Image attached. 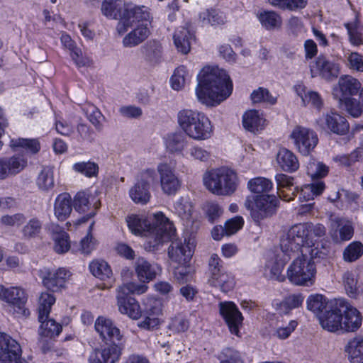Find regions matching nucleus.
I'll return each mask as SVG.
<instances>
[{"mask_svg": "<svg viewBox=\"0 0 363 363\" xmlns=\"http://www.w3.org/2000/svg\"><path fill=\"white\" fill-rule=\"evenodd\" d=\"M195 94L202 104L213 107L225 101L233 90V82L225 70L204 67L197 75Z\"/></svg>", "mask_w": 363, "mask_h": 363, "instance_id": "nucleus-1", "label": "nucleus"}, {"mask_svg": "<svg viewBox=\"0 0 363 363\" xmlns=\"http://www.w3.org/2000/svg\"><path fill=\"white\" fill-rule=\"evenodd\" d=\"M125 221L133 234L147 238L145 247L150 251L172 239L176 231L173 224L160 211L147 217L130 214L126 217Z\"/></svg>", "mask_w": 363, "mask_h": 363, "instance_id": "nucleus-2", "label": "nucleus"}, {"mask_svg": "<svg viewBox=\"0 0 363 363\" xmlns=\"http://www.w3.org/2000/svg\"><path fill=\"white\" fill-rule=\"evenodd\" d=\"M150 19V13L145 6H128L123 20L118 23L116 28L118 32L123 34L127 31L129 27L135 25V28L126 35L123 40V44L125 47H135L148 37Z\"/></svg>", "mask_w": 363, "mask_h": 363, "instance_id": "nucleus-3", "label": "nucleus"}, {"mask_svg": "<svg viewBox=\"0 0 363 363\" xmlns=\"http://www.w3.org/2000/svg\"><path fill=\"white\" fill-rule=\"evenodd\" d=\"M325 234V228L322 224L299 223L285 231L280 238L279 246L289 256L298 252L307 245H313V237H322Z\"/></svg>", "mask_w": 363, "mask_h": 363, "instance_id": "nucleus-4", "label": "nucleus"}, {"mask_svg": "<svg viewBox=\"0 0 363 363\" xmlns=\"http://www.w3.org/2000/svg\"><path fill=\"white\" fill-rule=\"evenodd\" d=\"M177 123L190 138L201 141L211 138L213 126L209 118L197 110L184 108L177 113Z\"/></svg>", "mask_w": 363, "mask_h": 363, "instance_id": "nucleus-5", "label": "nucleus"}, {"mask_svg": "<svg viewBox=\"0 0 363 363\" xmlns=\"http://www.w3.org/2000/svg\"><path fill=\"white\" fill-rule=\"evenodd\" d=\"M204 186L217 196H230L237 189L239 180L233 169L226 167L213 168L203 174Z\"/></svg>", "mask_w": 363, "mask_h": 363, "instance_id": "nucleus-6", "label": "nucleus"}, {"mask_svg": "<svg viewBox=\"0 0 363 363\" xmlns=\"http://www.w3.org/2000/svg\"><path fill=\"white\" fill-rule=\"evenodd\" d=\"M292 258L286 269V278L295 286H311L315 283L316 267L311 258L303 255L301 249Z\"/></svg>", "mask_w": 363, "mask_h": 363, "instance_id": "nucleus-7", "label": "nucleus"}, {"mask_svg": "<svg viewBox=\"0 0 363 363\" xmlns=\"http://www.w3.org/2000/svg\"><path fill=\"white\" fill-rule=\"evenodd\" d=\"M278 199L274 195L263 194L253 197H247L245 201V206L250 211L253 219L259 222L261 219L274 213Z\"/></svg>", "mask_w": 363, "mask_h": 363, "instance_id": "nucleus-8", "label": "nucleus"}, {"mask_svg": "<svg viewBox=\"0 0 363 363\" xmlns=\"http://www.w3.org/2000/svg\"><path fill=\"white\" fill-rule=\"evenodd\" d=\"M0 299L8 303L9 311L17 317H27L29 311L26 308L27 296L19 287L6 288L0 286Z\"/></svg>", "mask_w": 363, "mask_h": 363, "instance_id": "nucleus-9", "label": "nucleus"}, {"mask_svg": "<svg viewBox=\"0 0 363 363\" xmlns=\"http://www.w3.org/2000/svg\"><path fill=\"white\" fill-rule=\"evenodd\" d=\"M157 171L162 192L167 195H174L181 187V181L176 174L175 164L171 161L161 162L157 165Z\"/></svg>", "mask_w": 363, "mask_h": 363, "instance_id": "nucleus-10", "label": "nucleus"}, {"mask_svg": "<svg viewBox=\"0 0 363 363\" xmlns=\"http://www.w3.org/2000/svg\"><path fill=\"white\" fill-rule=\"evenodd\" d=\"M290 138L296 150L305 156L308 155L318 143V135L313 130L301 125L293 129Z\"/></svg>", "mask_w": 363, "mask_h": 363, "instance_id": "nucleus-11", "label": "nucleus"}, {"mask_svg": "<svg viewBox=\"0 0 363 363\" xmlns=\"http://www.w3.org/2000/svg\"><path fill=\"white\" fill-rule=\"evenodd\" d=\"M94 328L103 341H110L124 346V335L111 318L103 315L99 316L95 320Z\"/></svg>", "mask_w": 363, "mask_h": 363, "instance_id": "nucleus-12", "label": "nucleus"}, {"mask_svg": "<svg viewBox=\"0 0 363 363\" xmlns=\"http://www.w3.org/2000/svg\"><path fill=\"white\" fill-rule=\"evenodd\" d=\"M175 234L172 239V244L168 250L169 257L171 261L175 264L189 263L193 255L195 247V242L193 238H185L183 241L181 240H173Z\"/></svg>", "mask_w": 363, "mask_h": 363, "instance_id": "nucleus-13", "label": "nucleus"}, {"mask_svg": "<svg viewBox=\"0 0 363 363\" xmlns=\"http://www.w3.org/2000/svg\"><path fill=\"white\" fill-rule=\"evenodd\" d=\"M315 123L320 130L337 135L345 134L350 128L345 118L334 111L323 113L316 119Z\"/></svg>", "mask_w": 363, "mask_h": 363, "instance_id": "nucleus-14", "label": "nucleus"}, {"mask_svg": "<svg viewBox=\"0 0 363 363\" xmlns=\"http://www.w3.org/2000/svg\"><path fill=\"white\" fill-rule=\"evenodd\" d=\"M72 273L66 268L45 269L40 272V278L45 287L52 291H59L65 288Z\"/></svg>", "mask_w": 363, "mask_h": 363, "instance_id": "nucleus-15", "label": "nucleus"}, {"mask_svg": "<svg viewBox=\"0 0 363 363\" xmlns=\"http://www.w3.org/2000/svg\"><path fill=\"white\" fill-rule=\"evenodd\" d=\"M312 77H320L330 81L337 77L340 73V65L330 58L320 55L310 65Z\"/></svg>", "mask_w": 363, "mask_h": 363, "instance_id": "nucleus-16", "label": "nucleus"}, {"mask_svg": "<svg viewBox=\"0 0 363 363\" xmlns=\"http://www.w3.org/2000/svg\"><path fill=\"white\" fill-rule=\"evenodd\" d=\"M360 82L350 75H344L340 77L337 84L333 87V94L340 102L346 106L347 99H352L362 89Z\"/></svg>", "mask_w": 363, "mask_h": 363, "instance_id": "nucleus-17", "label": "nucleus"}, {"mask_svg": "<svg viewBox=\"0 0 363 363\" xmlns=\"http://www.w3.org/2000/svg\"><path fill=\"white\" fill-rule=\"evenodd\" d=\"M219 311L230 333L238 336L243 317L237 306L231 301L220 302L219 303Z\"/></svg>", "mask_w": 363, "mask_h": 363, "instance_id": "nucleus-18", "label": "nucleus"}, {"mask_svg": "<svg viewBox=\"0 0 363 363\" xmlns=\"http://www.w3.org/2000/svg\"><path fill=\"white\" fill-rule=\"evenodd\" d=\"M28 166L25 155L16 154L0 158V179L16 176Z\"/></svg>", "mask_w": 363, "mask_h": 363, "instance_id": "nucleus-19", "label": "nucleus"}, {"mask_svg": "<svg viewBox=\"0 0 363 363\" xmlns=\"http://www.w3.org/2000/svg\"><path fill=\"white\" fill-rule=\"evenodd\" d=\"M339 304L342 313V333L358 330L362 325L360 312L345 300L340 301Z\"/></svg>", "mask_w": 363, "mask_h": 363, "instance_id": "nucleus-20", "label": "nucleus"}, {"mask_svg": "<svg viewBox=\"0 0 363 363\" xmlns=\"http://www.w3.org/2000/svg\"><path fill=\"white\" fill-rule=\"evenodd\" d=\"M124 346L113 343L102 349L92 350L88 357L89 363H116L120 359Z\"/></svg>", "mask_w": 363, "mask_h": 363, "instance_id": "nucleus-21", "label": "nucleus"}, {"mask_svg": "<svg viewBox=\"0 0 363 363\" xmlns=\"http://www.w3.org/2000/svg\"><path fill=\"white\" fill-rule=\"evenodd\" d=\"M116 299L117 306L121 314L126 315L133 320H139L141 318L143 311L135 298L117 293Z\"/></svg>", "mask_w": 363, "mask_h": 363, "instance_id": "nucleus-22", "label": "nucleus"}, {"mask_svg": "<svg viewBox=\"0 0 363 363\" xmlns=\"http://www.w3.org/2000/svg\"><path fill=\"white\" fill-rule=\"evenodd\" d=\"M73 206L74 209L79 213L87 212L92 207L93 209L89 213V218H90L95 215L96 211L100 206V202L96 196L90 192L79 191L74 198Z\"/></svg>", "mask_w": 363, "mask_h": 363, "instance_id": "nucleus-23", "label": "nucleus"}, {"mask_svg": "<svg viewBox=\"0 0 363 363\" xmlns=\"http://www.w3.org/2000/svg\"><path fill=\"white\" fill-rule=\"evenodd\" d=\"M134 268L138 279L142 282L152 281L162 270L160 265L150 262L143 257H138L136 259Z\"/></svg>", "mask_w": 363, "mask_h": 363, "instance_id": "nucleus-24", "label": "nucleus"}, {"mask_svg": "<svg viewBox=\"0 0 363 363\" xmlns=\"http://www.w3.org/2000/svg\"><path fill=\"white\" fill-rule=\"evenodd\" d=\"M342 310L337 308L328 309L318 316L321 327L330 333H342Z\"/></svg>", "mask_w": 363, "mask_h": 363, "instance_id": "nucleus-25", "label": "nucleus"}, {"mask_svg": "<svg viewBox=\"0 0 363 363\" xmlns=\"http://www.w3.org/2000/svg\"><path fill=\"white\" fill-rule=\"evenodd\" d=\"M296 94L301 98L302 104L305 106H310L317 110H320L323 105V99L317 91L307 90L302 82H298L294 86Z\"/></svg>", "mask_w": 363, "mask_h": 363, "instance_id": "nucleus-26", "label": "nucleus"}, {"mask_svg": "<svg viewBox=\"0 0 363 363\" xmlns=\"http://www.w3.org/2000/svg\"><path fill=\"white\" fill-rule=\"evenodd\" d=\"M281 255H279V259L277 262L268 261L264 267V274L269 279H274L278 281H283L284 277L281 274L284 266L294 257L298 252H294V255L289 256L286 259L287 255L281 249Z\"/></svg>", "mask_w": 363, "mask_h": 363, "instance_id": "nucleus-27", "label": "nucleus"}, {"mask_svg": "<svg viewBox=\"0 0 363 363\" xmlns=\"http://www.w3.org/2000/svg\"><path fill=\"white\" fill-rule=\"evenodd\" d=\"M242 125L253 133H260L266 126V119L257 110H249L242 116Z\"/></svg>", "mask_w": 363, "mask_h": 363, "instance_id": "nucleus-28", "label": "nucleus"}, {"mask_svg": "<svg viewBox=\"0 0 363 363\" xmlns=\"http://www.w3.org/2000/svg\"><path fill=\"white\" fill-rule=\"evenodd\" d=\"M130 5L133 4H125L122 0H104L101 5V12L109 18H119L120 21H123L126 9Z\"/></svg>", "mask_w": 363, "mask_h": 363, "instance_id": "nucleus-29", "label": "nucleus"}, {"mask_svg": "<svg viewBox=\"0 0 363 363\" xmlns=\"http://www.w3.org/2000/svg\"><path fill=\"white\" fill-rule=\"evenodd\" d=\"M174 212L185 222L189 225L195 218L194 205L191 199L188 196H182L174 204Z\"/></svg>", "mask_w": 363, "mask_h": 363, "instance_id": "nucleus-30", "label": "nucleus"}, {"mask_svg": "<svg viewBox=\"0 0 363 363\" xmlns=\"http://www.w3.org/2000/svg\"><path fill=\"white\" fill-rule=\"evenodd\" d=\"M277 162L284 172H294L299 168V162L296 155L291 150L282 147L277 154Z\"/></svg>", "mask_w": 363, "mask_h": 363, "instance_id": "nucleus-31", "label": "nucleus"}, {"mask_svg": "<svg viewBox=\"0 0 363 363\" xmlns=\"http://www.w3.org/2000/svg\"><path fill=\"white\" fill-rule=\"evenodd\" d=\"M9 147L13 151L18 149L25 150L28 155L38 154L41 148L40 143L37 138H12L9 142Z\"/></svg>", "mask_w": 363, "mask_h": 363, "instance_id": "nucleus-32", "label": "nucleus"}, {"mask_svg": "<svg viewBox=\"0 0 363 363\" xmlns=\"http://www.w3.org/2000/svg\"><path fill=\"white\" fill-rule=\"evenodd\" d=\"M60 40L63 47L70 51L71 57L78 67L86 66L89 64V59L82 56L81 49L76 46L74 41L68 34L63 33L60 37Z\"/></svg>", "mask_w": 363, "mask_h": 363, "instance_id": "nucleus-33", "label": "nucleus"}, {"mask_svg": "<svg viewBox=\"0 0 363 363\" xmlns=\"http://www.w3.org/2000/svg\"><path fill=\"white\" fill-rule=\"evenodd\" d=\"M72 199L69 194L58 195L55 201L54 213L59 220H66L72 212Z\"/></svg>", "mask_w": 363, "mask_h": 363, "instance_id": "nucleus-34", "label": "nucleus"}, {"mask_svg": "<svg viewBox=\"0 0 363 363\" xmlns=\"http://www.w3.org/2000/svg\"><path fill=\"white\" fill-rule=\"evenodd\" d=\"M257 18L262 26L268 30L279 29L282 25L281 16L274 11L261 10L257 13Z\"/></svg>", "mask_w": 363, "mask_h": 363, "instance_id": "nucleus-35", "label": "nucleus"}, {"mask_svg": "<svg viewBox=\"0 0 363 363\" xmlns=\"http://www.w3.org/2000/svg\"><path fill=\"white\" fill-rule=\"evenodd\" d=\"M345 352L352 363H363V336L350 340L345 346Z\"/></svg>", "mask_w": 363, "mask_h": 363, "instance_id": "nucleus-36", "label": "nucleus"}, {"mask_svg": "<svg viewBox=\"0 0 363 363\" xmlns=\"http://www.w3.org/2000/svg\"><path fill=\"white\" fill-rule=\"evenodd\" d=\"M192 35L190 31L184 27L177 28L174 34V43L177 50L182 54H187L191 49V39Z\"/></svg>", "mask_w": 363, "mask_h": 363, "instance_id": "nucleus-37", "label": "nucleus"}, {"mask_svg": "<svg viewBox=\"0 0 363 363\" xmlns=\"http://www.w3.org/2000/svg\"><path fill=\"white\" fill-rule=\"evenodd\" d=\"M209 282L211 285L219 288L223 292L230 291L235 284L233 274L224 270L211 276Z\"/></svg>", "mask_w": 363, "mask_h": 363, "instance_id": "nucleus-38", "label": "nucleus"}, {"mask_svg": "<svg viewBox=\"0 0 363 363\" xmlns=\"http://www.w3.org/2000/svg\"><path fill=\"white\" fill-rule=\"evenodd\" d=\"M129 196L135 203L145 205L150 201L151 198L150 187L137 181L130 189Z\"/></svg>", "mask_w": 363, "mask_h": 363, "instance_id": "nucleus-39", "label": "nucleus"}, {"mask_svg": "<svg viewBox=\"0 0 363 363\" xmlns=\"http://www.w3.org/2000/svg\"><path fill=\"white\" fill-rule=\"evenodd\" d=\"M306 304L309 311L319 316V315L330 308L331 303L323 295L313 294L307 298Z\"/></svg>", "mask_w": 363, "mask_h": 363, "instance_id": "nucleus-40", "label": "nucleus"}, {"mask_svg": "<svg viewBox=\"0 0 363 363\" xmlns=\"http://www.w3.org/2000/svg\"><path fill=\"white\" fill-rule=\"evenodd\" d=\"M38 320L40 323L39 333L41 336L52 338L58 336L62 332V325L54 319L49 318V315L43 319L38 316Z\"/></svg>", "mask_w": 363, "mask_h": 363, "instance_id": "nucleus-41", "label": "nucleus"}, {"mask_svg": "<svg viewBox=\"0 0 363 363\" xmlns=\"http://www.w3.org/2000/svg\"><path fill=\"white\" fill-rule=\"evenodd\" d=\"M273 182L266 177H257L251 179L247 182V189L257 195L267 194L273 189Z\"/></svg>", "mask_w": 363, "mask_h": 363, "instance_id": "nucleus-42", "label": "nucleus"}, {"mask_svg": "<svg viewBox=\"0 0 363 363\" xmlns=\"http://www.w3.org/2000/svg\"><path fill=\"white\" fill-rule=\"evenodd\" d=\"M36 185L42 191H49L55 186L53 168L46 166L42 168L36 178Z\"/></svg>", "mask_w": 363, "mask_h": 363, "instance_id": "nucleus-43", "label": "nucleus"}, {"mask_svg": "<svg viewBox=\"0 0 363 363\" xmlns=\"http://www.w3.org/2000/svg\"><path fill=\"white\" fill-rule=\"evenodd\" d=\"M89 269L93 276L101 280L110 279L113 275L110 265L103 259L91 261L89 263Z\"/></svg>", "mask_w": 363, "mask_h": 363, "instance_id": "nucleus-44", "label": "nucleus"}, {"mask_svg": "<svg viewBox=\"0 0 363 363\" xmlns=\"http://www.w3.org/2000/svg\"><path fill=\"white\" fill-rule=\"evenodd\" d=\"M192 77V74L184 65L175 69L172 77L171 84L174 90L182 89L186 83H189Z\"/></svg>", "mask_w": 363, "mask_h": 363, "instance_id": "nucleus-45", "label": "nucleus"}, {"mask_svg": "<svg viewBox=\"0 0 363 363\" xmlns=\"http://www.w3.org/2000/svg\"><path fill=\"white\" fill-rule=\"evenodd\" d=\"M187 140L181 134L174 133L168 135L165 139V146L167 150L176 154H184V150L186 147Z\"/></svg>", "mask_w": 363, "mask_h": 363, "instance_id": "nucleus-46", "label": "nucleus"}, {"mask_svg": "<svg viewBox=\"0 0 363 363\" xmlns=\"http://www.w3.org/2000/svg\"><path fill=\"white\" fill-rule=\"evenodd\" d=\"M82 108L95 128L97 130H101L104 127L102 122L105 121L106 118L100 110L96 106L89 103L84 104Z\"/></svg>", "mask_w": 363, "mask_h": 363, "instance_id": "nucleus-47", "label": "nucleus"}, {"mask_svg": "<svg viewBox=\"0 0 363 363\" xmlns=\"http://www.w3.org/2000/svg\"><path fill=\"white\" fill-rule=\"evenodd\" d=\"M325 189V184L322 181H317L303 186L299 192L301 201L313 200L315 196L320 195Z\"/></svg>", "mask_w": 363, "mask_h": 363, "instance_id": "nucleus-48", "label": "nucleus"}, {"mask_svg": "<svg viewBox=\"0 0 363 363\" xmlns=\"http://www.w3.org/2000/svg\"><path fill=\"white\" fill-rule=\"evenodd\" d=\"M182 157L189 160L206 162L210 160L211 153L199 145H193L182 154Z\"/></svg>", "mask_w": 363, "mask_h": 363, "instance_id": "nucleus-49", "label": "nucleus"}, {"mask_svg": "<svg viewBox=\"0 0 363 363\" xmlns=\"http://www.w3.org/2000/svg\"><path fill=\"white\" fill-rule=\"evenodd\" d=\"M52 239L54 240V250L57 253L63 254L67 252L70 248V242L68 234L56 227V231L52 233Z\"/></svg>", "mask_w": 363, "mask_h": 363, "instance_id": "nucleus-50", "label": "nucleus"}, {"mask_svg": "<svg viewBox=\"0 0 363 363\" xmlns=\"http://www.w3.org/2000/svg\"><path fill=\"white\" fill-rule=\"evenodd\" d=\"M269 3L274 7L277 9L289 11H296L304 9L307 4L308 0H268Z\"/></svg>", "mask_w": 363, "mask_h": 363, "instance_id": "nucleus-51", "label": "nucleus"}, {"mask_svg": "<svg viewBox=\"0 0 363 363\" xmlns=\"http://www.w3.org/2000/svg\"><path fill=\"white\" fill-rule=\"evenodd\" d=\"M199 19L203 24L223 25L226 21L225 15L216 10L206 9L199 13Z\"/></svg>", "mask_w": 363, "mask_h": 363, "instance_id": "nucleus-52", "label": "nucleus"}, {"mask_svg": "<svg viewBox=\"0 0 363 363\" xmlns=\"http://www.w3.org/2000/svg\"><path fill=\"white\" fill-rule=\"evenodd\" d=\"M42 222L38 218H30L21 230L22 237L30 240L38 237L42 230Z\"/></svg>", "mask_w": 363, "mask_h": 363, "instance_id": "nucleus-53", "label": "nucleus"}, {"mask_svg": "<svg viewBox=\"0 0 363 363\" xmlns=\"http://www.w3.org/2000/svg\"><path fill=\"white\" fill-rule=\"evenodd\" d=\"M72 169L86 177L91 178L96 177L99 172L98 164L92 161H82L76 162L72 165Z\"/></svg>", "mask_w": 363, "mask_h": 363, "instance_id": "nucleus-54", "label": "nucleus"}, {"mask_svg": "<svg viewBox=\"0 0 363 363\" xmlns=\"http://www.w3.org/2000/svg\"><path fill=\"white\" fill-rule=\"evenodd\" d=\"M177 264L173 269L174 278L181 284L189 281L192 279L194 272V267L189 262Z\"/></svg>", "mask_w": 363, "mask_h": 363, "instance_id": "nucleus-55", "label": "nucleus"}, {"mask_svg": "<svg viewBox=\"0 0 363 363\" xmlns=\"http://www.w3.org/2000/svg\"><path fill=\"white\" fill-rule=\"evenodd\" d=\"M358 98L347 99L345 109L354 118L363 113V87L359 91Z\"/></svg>", "mask_w": 363, "mask_h": 363, "instance_id": "nucleus-56", "label": "nucleus"}, {"mask_svg": "<svg viewBox=\"0 0 363 363\" xmlns=\"http://www.w3.org/2000/svg\"><path fill=\"white\" fill-rule=\"evenodd\" d=\"M55 303V296L47 292L40 294L38 299V316L40 319L44 318L46 315H49L52 306Z\"/></svg>", "mask_w": 363, "mask_h": 363, "instance_id": "nucleus-57", "label": "nucleus"}, {"mask_svg": "<svg viewBox=\"0 0 363 363\" xmlns=\"http://www.w3.org/2000/svg\"><path fill=\"white\" fill-rule=\"evenodd\" d=\"M363 255V244L359 241L350 243L343 251V259L345 262H352Z\"/></svg>", "mask_w": 363, "mask_h": 363, "instance_id": "nucleus-58", "label": "nucleus"}, {"mask_svg": "<svg viewBox=\"0 0 363 363\" xmlns=\"http://www.w3.org/2000/svg\"><path fill=\"white\" fill-rule=\"evenodd\" d=\"M354 234V229L350 223H341L338 225V230L331 233V236L336 242L347 241Z\"/></svg>", "mask_w": 363, "mask_h": 363, "instance_id": "nucleus-59", "label": "nucleus"}, {"mask_svg": "<svg viewBox=\"0 0 363 363\" xmlns=\"http://www.w3.org/2000/svg\"><path fill=\"white\" fill-rule=\"evenodd\" d=\"M253 104L266 103L274 105L277 102V97L273 96L269 91L263 87L254 90L250 95Z\"/></svg>", "mask_w": 363, "mask_h": 363, "instance_id": "nucleus-60", "label": "nucleus"}, {"mask_svg": "<svg viewBox=\"0 0 363 363\" xmlns=\"http://www.w3.org/2000/svg\"><path fill=\"white\" fill-rule=\"evenodd\" d=\"M189 321L182 315H177L172 318L167 326V328L172 334H180L187 331L189 328Z\"/></svg>", "mask_w": 363, "mask_h": 363, "instance_id": "nucleus-61", "label": "nucleus"}, {"mask_svg": "<svg viewBox=\"0 0 363 363\" xmlns=\"http://www.w3.org/2000/svg\"><path fill=\"white\" fill-rule=\"evenodd\" d=\"M93 225L94 223H91L89 227L87 235L79 242V250L84 255L91 254L97 245V241L91 234Z\"/></svg>", "mask_w": 363, "mask_h": 363, "instance_id": "nucleus-62", "label": "nucleus"}, {"mask_svg": "<svg viewBox=\"0 0 363 363\" xmlns=\"http://www.w3.org/2000/svg\"><path fill=\"white\" fill-rule=\"evenodd\" d=\"M143 305L144 306L145 314L154 315H162V305L160 300L148 296L143 299Z\"/></svg>", "mask_w": 363, "mask_h": 363, "instance_id": "nucleus-63", "label": "nucleus"}, {"mask_svg": "<svg viewBox=\"0 0 363 363\" xmlns=\"http://www.w3.org/2000/svg\"><path fill=\"white\" fill-rule=\"evenodd\" d=\"M328 167L323 162L312 160L307 164V174L313 179L327 175Z\"/></svg>", "mask_w": 363, "mask_h": 363, "instance_id": "nucleus-64", "label": "nucleus"}]
</instances>
